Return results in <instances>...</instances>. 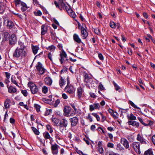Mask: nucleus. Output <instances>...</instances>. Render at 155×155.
I'll use <instances>...</instances> for the list:
<instances>
[{
    "label": "nucleus",
    "instance_id": "18",
    "mask_svg": "<svg viewBox=\"0 0 155 155\" xmlns=\"http://www.w3.org/2000/svg\"><path fill=\"white\" fill-rule=\"evenodd\" d=\"M137 140L140 141V143L141 144H146L147 143L145 139L143 138V136L139 134L137 135Z\"/></svg>",
    "mask_w": 155,
    "mask_h": 155
},
{
    "label": "nucleus",
    "instance_id": "62",
    "mask_svg": "<svg viewBox=\"0 0 155 155\" xmlns=\"http://www.w3.org/2000/svg\"><path fill=\"white\" fill-rule=\"evenodd\" d=\"M152 140L153 144L155 145V135L152 136Z\"/></svg>",
    "mask_w": 155,
    "mask_h": 155
},
{
    "label": "nucleus",
    "instance_id": "50",
    "mask_svg": "<svg viewBox=\"0 0 155 155\" xmlns=\"http://www.w3.org/2000/svg\"><path fill=\"white\" fill-rule=\"evenodd\" d=\"M137 118L140 122L144 126H145V125H146V124L143 122V119L142 118L139 117H138Z\"/></svg>",
    "mask_w": 155,
    "mask_h": 155
},
{
    "label": "nucleus",
    "instance_id": "25",
    "mask_svg": "<svg viewBox=\"0 0 155 155\" xmlns=\"http://www.w3.org/2000/svg\"><path fill=\"white\" fill-rule=\"evenodd\" d=\"M52 122L54 123V125L60 126V120L57 118H54L51 119Z\"/></svg>",
    "mask_w": 155,
    "mask_h": 155
},
{
    "label": "nucleus",
    "instance_id": "2",
    "mask_svg": "<svg viewBox=\"0 0 155 155\" xmlns=\"http://www.w3.org/2000/svg\"><path fill=\"white\" fill-rule=\"evenodd\" d=\"M31 93L33 94H36L39 92V89L37 86L32 82H29L28 84Z\"/></svg>",
    "mask_w": 155,
    "mask_h": 155
},
{
    "label": "nucleus",
    "instance_id": "31",
    "mask_svg": "<svg viewBox=\"0 0 155 155\" xmlns=\"http://www.w3.org/2000/svg\"><path fill=\"white\" fill-rule=\"evenodd\" d=\"M11 81L12 83L16 85L18 87H19V86L18 85V82H17L16 79L15 77L12 76L11 78Z\"/></svg>",
    "mask_w": 155,
    "mask_h": 155
},
{
    "label": "nucleus",
    "instance_id": "39",
    "mask_svg": "<svg viewBox=\"0 0 155 155\" xmlns=\"http://www.w3.org/2000/svg\"><path fill=\"white\" fill-rule=\"evenodd\" d=\"M98 88L99 90L101 91H104L105 90L104 87L101 83H100L98 86Z\"/></svg>",
    "mask_w": 155,
    "mask_h": 155
},
{
    "label": "nucleus",
    "instance_id": "63",
    "mask_svg": "<svg viewBox=\"0 0 155 155\" xmlns=\"http://www.w3.org/2000/svg\"><path fill=\"white\" fill-rule=\"evenodd\" d=\"M132 49L130 48H128V53L130 55H131L132 54Z\"/></svg>",
    "mask_w": 155,
    "mask_h": 155
},
{
    "label": "nucleus",
    "instance_id": "17",
    "mask_svg": "<svg viewBox=\"0 0 155 155\" xmlns=\"http://www.w3.org/2000/svg\"><path fill=\"white\" fill-rule=\"evenodd\" d=\"M43 135L44 138L45 140H47L48 139L50 141V142H52L53 141V138L51 137L48 132H45L43 133Z\"/></svg>",
    "mask_w": 155,
    "mask_h": 155
},
{
    "label": "nucleus",
    "instance_id": "38",
    "mask_svg": "<svg viewBox=\"0 0 155 155\" xmlns=\"http://www.w3.org/2000/svg\"><path fill=\"white\" fill-rule=\"evenodd\" d=\"M128 119L129 120H134L136 119V117L134 116L132 113L130 114L129 116H128Z\"/></svg>",
    "mask_w": 155,
    "mask_h": 155
},
{
    "label": "nucleus",
    "instance_id": "57",
    "mask_svg": "<svg viewBox=\"0 0 155 155\" xmlns=\"http://www.w3.org/2000/svg\"><path fill=\"white\" fill-rule=\"evenodd\" d=\"M98 57L101 60H103L104 57L103 55L101 53H99L98 55Z\"/></svg>",
    "mask_w": 155,
    "mask_h": 155
},
{
    "label": "nucleus",
    "instance_id": "30",
    "mask_svg": "<svg viewBox=\"0 0 155 155\" xmlns=\"http://www.w3.org/2000/svg\"><path fill=\"white\" fill-rule=\"evenodd\" d=\"M32 48L33 53L34 54H36L39 49V47L37 46H33Z\"/></svg>",
    "mask_w": 155,
    "mask_h": 155
},
{
    "label": "nucleus",
    "instance_id": "24",
    "mask_svg": "<svg viewBox=\"0 0 155 155\" xmlns=\"http://www.w3.org/2000/svg\"><path fill=\"white\" fill-rule=\"evenodd\" d=\"M128 123L129 125H131L135 127L138 128L139 126V123L136 121H129Z\"/></svg>",
    "mask_w": 155,
    "mask_h": 155
},
{
    "label": "nucleus",
    "instance_id": "3",
    "mask_svg": "<svg viewBox=\"0 0 155 155\" xmlns=\"http://www.w3.org/2000/svg\"><path fill=\"white\" fill-rule=\"evenodd\" d=\"M67 84L64 88V91L66 93L71 94L74 93L75 91V89L73 86L70 84L69 78H67Z\"/></svg>",
    "mask_w": 155,
    "mask_h": 155
},
{
    "label": "nucleus",
    "instance_id": "64",
    "mask_svg": "<svg viewBox=\"0 0 155 155\" xmlns=\"http://www.w3.org/2000/svg\"><path fill=\"white\" fill-rule=\"evenodd\" d=\"M151 150H148L145 151V152L144 155H149L150 153V152Z\"/></svg>",
    "mask_w": 155,
    "mask_h": 155
},
{
    "label": "nucleus",
    "instance_id": "45",
    "mask_svg": "<svg viewBox=\"0 0 155 155\" xmlns=\"http://www.w3.org/2000/svg\"><path fill=\"white\" fill-rule=\"evenodd\" d=\"M34 107L36 109L37 112L40 111L41 107L39 105L37 104H35L34 105Z\"/></svg>",
    "mask_w": 155,
    "mask_h": 155
},
{
    "label": "nucleus",
    "instance_id": "29",
    "mask_svg": "<svg viewBox=\"0 0 155 155\" xmlns=\"http://www.w3.org/2000/svg\"><path fill=\"white\" fill-rule=\"evenodd\" d=\"M67 12L68 14L71 16L72 18H74L75 17V14L74 12H73V10L71 9V8L69 9L67 11Z\"/></svg>",
    "mask_w": 155,
    "mask_h": 155
},
{
    "label": "nucleus",
    "instance_id": "26",
    "mask_svg": "<svg viewBox=\"0 0 155 155\" xmlns=\"http://www.w3.org/2000/svg\"><path fill=\"white\" fill-rule=\"evenodd\" d=\"M45 81L46 84L49 86H51L52 82L51 79L48 77H47L45 78Z\"/></svg>",
    "mask_w": 155,
    "mask_h": 155
},
{
    "label": "nucleus",
    "instance_id": "58",
    "mask_svg": "<svg viewBox=\"0 0 155 155\" xmlns=\"http://www.w3.org/2000/svg\"><path fill=\"white\" fill-rule=\"evenodd\" d=\"M90 96L93 98H95L96 97V95L95 94L92 92H90L89 93Z\"/></svg>",
    "mask_w": 155,
    "mask_h": 155
},
{
    "label": "nucleus",
    "instance_id": "60",
    "mask_svg": "<svg viewBox=\"0 0 155 155\" xmlns=\"http://www.w3.org/2000/svg\"><path fill=\"white\" fill-rule=\"evenodd\" d=\"M5 75L6 77L8 79H9L10 78V74L8 72H5Z\"/></svg>",
    "mask_w": 155,
    "mask_h": 155
},
{
    "label": "nucleus",
    "instance_id": "33",
    "mask_svg": "<svg viewBox=\"0 0 155 155\" xmlns=\"http://www.w3.org/2000/svg\"><path fill=\"white\" fill-rule=\"evenodd\" d=\"M3 34L5 40L6 41H8L10 37V35L9 33L7 32H4Z\"/></svg>",
    "mask_w": 155,
    "mask_h": 155
},
{
    "label": "nucleus",
    "instance_id": "46",
    "mask_svg": "<svg viewBox=\"0 0 155 155\" xmlns=\"http://www.w3.org/2000/svg\"><path fill=\"white\" fill-rule=\"evenodd\" d=\"M110 26L112 28L114 29L115 28L116 24L114 22L110 21Z\"/></svg>",
    "mask_w": 155,
    "mask_h": 155
},
{
    "label": "nucleus",
    "instance_id": "16",
    "mask_svg": "<svg viewBox=\"0 0 155 155\" xmlns=\"http://www.w3.org/2000/svg\"><path fill=\"white\" fill-rule=\"evenodd\" d=\"M93 80L91 77L89 76L88 74L86 73L84 74V81L87 83H91Z\"/></svg>",
    "mask_w": 155,
    "mask_h": 155
},
{
    "label": "nucleus",
    "instance_id": "20",
    "mask_svg": "<svg viewBox=\"0 0 155 155\" xmlns=\"http://www.w3.org/2000/svg\"><path fill=\"white\" fill-rule=\"evenodd\" d=\"M84 92L83 90L81 87H79L78 88L77 91V95L78 97L80 99L82 97Z\"/></svg>",
    "mask_w": 155,
    "mask_h": 155
},
{
    "label": "nucleus",
    "instance_id": "1",
    "mask_svg": "<svg viewBox=\"0 0 155 155\" xmlns=\"http://www.w3.org/2000/svg\"><path fill=\"white\" fill-rule=\"evenodd\" d=\"M18 46L17 47L13 54L14 58H18L25 57L27 54V50L23 43L18 41Z\"/></svg>",
    "mask_w": 155,
    "mask_h": 155
},
{
    "label": "nucleus",
    "instance_id": "43",
    "mask_svg": "<svg viewBox=\"0 0 155 155\" xmlns=\"http://www.w3.org/2000/svg\"><path fill=\"white\" fill-rule=\"evenodd\" d=\"M42 91L44 94L47 93L48 92V88L45 86H44L42 88Z\"/></svg>",
    "mask_w": 155,
    "mask_h": 155
},
{
    "label": "nucleus",
    "instance_id": "10",
    "mask_svg": "<svg viewBox=\"0 0 155 155\" xmlns=\"http://www.w3.org/2000/svg\"><path fill=\"white\" fill-rule=\"evenodd\" d=\"M78 119L77 117H74L69 119L71 127H74L78 123Z\"/></svg>",
    "mask_w": 155,
    "mask_h": 155
},
{
    "label": "nucleus",
    "instance_id": "42",
    "mask_svg": "<svg viewBox=\"0 0 155 155\" xmlns=\"http://www.w3.org/2000/svg\"><path fill=\"white\" fill-rule=\"evenodd\" d=\"M92 115L95 117L97 121H99L100 120V118L99 115L96 113H93L92 114Z\"/></svg>",
    "mask_w": 155,
    "mask_h": 155
},
{
    "label": "nucleus",
    "instance_id": "14",
    "mask_svg": "<svg viewBox=\"0 0 155 155\" xmlns=\"http://www.w3.org/2000/svg\"><path fill=\"white\" fill-rule=\"evenodd\" d=\"M120 142L126 149H128L129 148V142L126 139L121 138Z\"/></svg>",
    "mask_w": 155,
    "mask_h": 155
},
{
    "label": "nucleus",
    "instance_id": "40",
    "mask_svg": "<svg viewBox=\"0 0 155 155\" xmlns=\"http://www.w3.org/2000/svg\"><path fill=\"white\" fill-rule=\"evenodd\" d=\"M46 127L48 130H49L50 133L51 134L53 132V130L50 125H47Z\"/></svg>",
    "mask_w": 155,
    "mask_h": 155
},
{
    "label": "nucleus",
    "instance_id": "54",
    "mask_svg": "<svg viewBox=\"0 0 155 155\" xmlns=\"http://www.w3.org/2000/svg\"><path fill=\"white\" fill-rule=\"evenodd\" d=\"M50 32L51 33V37L52 38H54L55 37V34L54 33V31L53 30L51 31H50Z\"/></svg>",
    "mask_w": 155,
    "mask_h": 155
},
{
    "label": "nucleus",
    "instance_id": "37",
    "mask_svg": "<svg viewBox=\"0 0 155 155\" xmlns=\"http://www.w3.org/2000/svg\"><path fill=\"white\" fill-rule=\"evenodd\" d=\"M113 83L115 87V89L116 90L118 91L121 90L120 87L114 81H113Z\"/></svg>",
    "mask_w": 155,
    "mask_h": 155
},
{
    "label": "nucleus",
    "instance_id": "49",
    "mask_svg": "<svg viewBox=\"0 0 155 155\" xmlns=\"http://www.w3.org/2000/svg\"><path fill=\"white\" fill-rule=\"evenodd\" d=\"M60 103V100L59 99L57 100L55 102L54 104V107H57L58 105Z\"/></svg>",
    "mask_w": 155,
    "mask_h": 155
},
{
    "label": "nucleus",
    "instance_id": "9",
    "mask_svg": "<svg viewBox=\"0 0 155 155\" xmlns=\"http://www.w3.org/2000/svg\"><path fill=\"white\" fill-rule=\"evenodd\" d=\"M54 4L56 7L59 8L61 10L64 9L65 5L63 0H59L58 2L56 1L54 2Z\"/></svg>",
    "mask_w": 155,
    "mask_h": 155
},
{
    "label": "nucleus",
    "instance_id": "48",
    "mask_svg": "<svg viewBox=\"0 0 155 155\" xmlns=\"http://www.w3.org/2000/svg\"><path fill=\"white\" fill-rule=\"evenodd\" d=\"M129 103L131 106L134 108L139 109L138 107H137L132 101H129Z\"/></svg>",
    "mask_w": 155,
    "mask_h": 155
},
{
    "label": "nucleus",
    "instance_id": "34",
    "mask_svg": "<svg viewBox=\"0 0 155 155\" xmlns=\"http://www.w3.org/2000/svg\"><path fill=\"white\" fill-rule=\"evenodd\" d=\"M31 129L33 132L36 135H39L40 134V132L36 128L32 127H31Z\"/></svg>",
    "mask_w": 155,
    "mask_h": 155
},
{
    "label": "nucleus",
    "instance_id": "35",
    "mask_svg": "<svg viewBox=\"0 0 155 155\" xmlns=\"http://www.w3.org/2000/svg\"><path fill=\"white\" fill-rule=\"evenodd\" d=\"M5 6L2 4H0V13H2L5 10Z\"/></svg>",
    "mask_w": 155,
    "mask_h": 155
},
{
    "label": "nucleus",
    "instance_id": "32",
    "mask_svg": "<svg viewBox=\"0 0 155 155\" xmlns=\"http://www.w3.org/2000/svg\"><path fill=\"white\" fill-rule=\"evenodd\" d=\"M14 25V23L11 21H8L7 26L9 29L12 28Z\"/></svg>",
    "mask_w": 155,
    "mask_h": 155
},
{
    "label": "nucleus",
    "instance_id": "55",
    "mask_svg": "<svg viewBox=\"0 0 155 155\" xmlns=\"http://www.w3.org/2000/svg\"><path fill=\"white\" fill-rule=\"evenodd\" d=\"M52 55H53V54L51 53L50 52L49 53L48 55V57L49 59V60H50L51 61H52Z\"/></svg>",
    "mask_w": 155,
    "mask_h": 155
},
{
    "label": "nucleus",
    "instance_id": "51",
    "mask_svg": "<svg viewBox=\"0 0 155 155\" xmlns=\"http://www.w3.org/2000/svg\"><path fill=\"white\" fill-rule=\"evenodd\" d=\"M107 147L109 148H114V144L113 143L109 142L107 144Z\"/></svg>",
    "mask_w": 155,
    "mask_h": 155
},
{
    "label": "nucleus",
    "instance_id": "47",
    "mask_svg": "<svg viewBox=\"0 0 155 155\" xmlns=\"http://www.w3.org/2000/svg\"><path fill=\"white\" fill-rule=\"evenodd\" d=\"M52 110L51 109H47L45 111V115L47 116L49 115L51 113Z\"/></svg>",
    "mask_w": 155,
    "mask_h": 155
},
{
    "label": "nucleus",
    "instance_id": "53",
    "mask_svg": "<svg viewBox=\"0 0 155 155\" xmlns=\"http://www.w3.org/2000/svg\"><path fill=\"white\" fill-rule=\"evenodd\" d=\"M35 15L36 16H41L42 14L40 10H38L36 12H34Z\"/></svg>",
    "mask_w": 155,
    "mask_h": 155
},
{
    "label": "nucleus",
    "instance_id": "8",
    "mask_svg": "<svg viewBox=\"0 0 155 155\" xmlns=\"http://www.w3.org/2000/svg\"><path fill=\"white\" fill-rule=\"evenodd\" d=\"M36 68L40 75L43 74L45 73V69L43 67L42 64L40 62H38L36 65Z\"/></svg>",
    "mask_w": 155,
    "mask_h": 155
},
{
    "label": "nucleus",
    "instance_id": "15",
    "mask_svg": "<svg viewBox=\"0 0 155 155\" xmlns=\"http://www.w3.org/2000/svg\"><path fill=\"white\" fill-rule=\"evenodd\" d=\"M71 108L70 107L68 106H65L63 109L64 116H68L71 112Z\"/></svg>",
    "mask_w": 155,
    "mask_h": 155
},
{
    "label": "nucleus",
    "instance_id": "19",
    "mask_svg": "<svg viewBox=\"0 0 155 155\" xmlns=\"http://www.w3.org/2000/svg\"><path fill=\"white\" fill-rule=\"evenodd\" d=\"M98 146V150L100 153L102 154L104 152V150L102 147V144L101 141H99L97 144Z\"/></svg>",
    "mask_w": 155,
    "mask_h": 155
},
{
    "label": "nucleus",
    "instance_id": "59",
    "mask_svg": "<svg viewBox=\"0 0 155 155\" xmlns=\"http://www.w3.org/2000/svg\"><path fill=\"white\" fill-rule=\"evenodd\" d=\"M153 122L152 121L150 120L148 121L147 124H146V125H145V126H151L153 125Z\"/></svg>",
    "mask_w": 155,
    "mask_h": 155
},
{
    "label": "nucleus",
    "instance_id": "11",
    "mask_svg": "<svg viewBox=\"0 0 155 155\" xmlns=\"http://www.w3.org/2000/svg\"><path fill=\"white\" fill-rule=\"evenodd\" d=\"M8 40L10 45H15L17 42V38L15 35L13 34L12 35Z\"/></svg>",
    "mask_w": 155,
    "mask_h": 155
},
{
    "label": "nucleus",
    "instance_id": "13",
    "mask_svg": "<svg viewBox=\"0 0 155 155\" xmlns=\"http://www.w3.org/2000/svg\"><path fill=\"white\" fill-rule=\"evenodd\" d=\"M100 107V105L99 103L95 102L89 106V110L92 111L95 109H99Z\"/></svg>",
    "mask_w": 155,
    "mask_h": 155
},
{
    "label": "nucleus",
    "instance_id": "4",
    "mask_svg": "<svg viewBox=\"0 0 155 155\" xmlns=\"http://www.w3.org/2000/svg\"><path fill=\"white\" fill-rule=\"evenodd\" d=\"M68 124V120L66 118H63L60 120V129L61 132L64 130V128H66Z\"/></svg>",
    "mask_w": 155,
    "mask_h": 155
},
{
    "label": "nucleus",
    "instance_id": "41",
    "mask_svg": "<svg viewBox=\"0 0 155 155\" xmlns=\"http://www.w3.org/2000/svg\"><path fill=\"white\" fill-rule=\"evenodd\" d=\"M117 149L118 150H120V151L124 150V148L120 144H117Z\"/></svg>",
    "mask_w": 155,
    "mask_h": 155
},
{
    "label": "nucleus",
    "instance_id": "61",
    "mask_svg": "<svg viewBox=\"0 0 155 155\" xmlns=\"http://www.w3.org/2000/svg\"><path fill=\"white\" fill-rule=\"evenodd\" d=\"M62 97L64 99H67L68 97L67 95L65 93L62 94Z\"/></svg>",
    "mask_w": 155,
    "mask_h": 155
},
{
    "label": "nucleus",
    "instance_id": "27",
    "mask_svg": "<svg viewBox=\"0 0 155 155\" xmlns=\"http://www.w3.org/2000/svg\"><path fill=\"white\" fill-rule=\"evenodd\" d=\"M66 82L65 80L61 77L59 82V85L61 88H62L63 86L65 84Z\"/></svg>",
    "mask_w": 155,
    "mask_h": 155
},
{
    "label": "nucleus",
    "instance_id": "22",
    "mask_svg": "<svg viewBox=\"0 0 155 155\" xmlns=\"http://www.w3.org/2000/svg\"><path fill=\"white\" fill-rule=\"evenodd\" d=\"M48 31V28L47 26L42 25L41 27V35H45Z\"/></svg>",
    "mask_w": 155,
    "mask_h": 155
},
{
    "label": "nucleus",
    "instance_id": "6",
    "mask_svg": "<svg viewBox=\"0 0 155 155\" xmlns=\"http://www.w3.org/2000/svg\"><path fill=\"white\" fill-rule=\"evenodd\" d=\"M51 145V153L53 155H57L58 153V148L59 146L56 143L53 144L52 142H50Z\"/></svg>",
    "mask_w": 155,
    "mask_h": 155
},
{
    "label": "nucleus",
    "instance_id": "23",
    "mask_svg": "<svg viewBox=\"0 0 155 155\" xmlns=\"http://www.w3.org/2000/svg\"><path fill=\"white\" fill-rule=\"evenodd\" d=\"M7 87L8 88V92L10 93L13 94L16 93L17 91V89L12 86L8 87V86H7Z\"/></svg>",
    "mask_w": 155,
    "mask_h": 155
},
{
    "label": "nucleus",
    "instance_id": "56",
    "mask_svg": "<svg viewBox=\"0 0 155 155\" xmlns=\"http://www.w3.org/2000/svg\"><path fill=\"white\" fill-rule=\"evenodd\" d=\"M15 2L16 6L19 5L21 2L20 0H15Z\"/></svg>",
    "mask_w": 155,
    "mask_h": 155
},
{
    "label": "nucleus",
    "instance_id": "52",
    "mask_svg": "<svg viewBox=\"0 0 155 155\" xmlns=\"http://www.w3.org/2000/svg\"><path fill=\"white\" fill-rule=\"evenodd\" d=\"M21 93L25 97L27 96L28 94V93L26 90L21 91Z\"/></svg>",
    "mask_w": 155,
    "mask_h": 155
},
{
    "label": "nucleus",
    "instance_id": "21",
    "mask_svg": "<svg viewBox=\"0 0 155 155\" xmlns=\"http://www.w3.org/2000/svg\"><path fill=\"white\" fill-rule=\"evenodd\" d=\"M73 38L74 41L79 44L81 42V40L79 36L77 34H74L73 35Z\"/></svg>",
    "mask_w": 155,
    "mask_h": 155
},
{
    "label": "nucleus",
    "instance_id": "12",
    "mask_svg": "<svg viewBox=\"0 0 155 155\" xmlns=\"http://www.w3.org/2000/svg\"><path fill=\"white\" fill-rule=\"evenodd\" d=\"M60 55L61 58L60 59V61L61 64L68 60L67 57V55L64 51H62L61 53L60 54Z\"/></svg>",
    "mask_w": 155,
    "mask_h": 155
},
{
    "label": "nucleus",
    "instance_id": "44",
    "mask_svg": "<svg viewBox=\"0 0 155 155\" xmlns=\"http://www.w3.org/2000/svg\"><path fill=\"white\" fill-rule=\"evenodd\" d=\"M46 49L48 50H50V51H54L55 49V47H54V46L53 45H52L51 46H49V47H48L47 48H46Z\"/></svg>",
    "mask_w": 155,
    "mask_h": 155
},
{
    "label": "nucleus",
    "instance_id": "36",
    "mask_svg": "<svg viewBox=\"0 0 155 155\" xmlns=\"http://www.w3.org/2000/svg\"><path fill=\"white\" fill-rule=\"evenodd\" d=\"M54 136L56 138V141L57 143H58V140H60L62 139L61 136L58 134H55Z\"/></svg>",
    "mask_w": 155,
    "mask_h": 155
},
{
    "label": "nucleus",
    "instance_id": "5",
    "mask_svg": "<svg viewBox=\"0 0 155 155\" xmlns=\"http://www.w3.org/2000/svg\"><path fill=\"white\" fill-rule=\"evenodd\" d=\"M140 143L139 142H134L130 144V147L134 149L136 152L140 154Z\"/></svg>",
    "mask_w": 155,
    "mask_h": 155
},
{
    "label": "nucleus",
    "instance_id": "28",
    "mask_svg": "<svg viewBox=\"0 0 155 155\" xmlns=\"http://www.w3.org/2000/svg\"><path fill=\"white\" fill-rule=\"evenodd\" d=\"M11 102L10 100L8 99H7L4 102V105L6 109H7L9 107V103Z\"/></svg>",
    "mask_w": 155,
    "mask_h": 155
},
{
    "label": "nucleus",
    "instance_id": "7",
    "mask_svg": "<svg viewBox=\"0 0 155 155\" xmlns=\"http://www.w3.org/2000/svg\"><path fill=\"white\" fill-rule=\"evenodd\" d=\"M84 27L86 28L85 25L82 24V26H81V35L83 39H86L88 35V33L86 29L84 28Z\"/></svg>",
    "mask_w": 155,
    "mask_h": 155
}]
</instances>
